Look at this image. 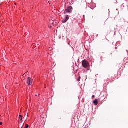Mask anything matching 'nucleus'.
<instances>
[{"label": "nucleus", "mask_w": 128, "mask_h": 128, "mask_svg": "<svg viewBox=\"0 0 128 128\" xmlns=\"http://www.w3.org/2000/svg\"><path fill=\"white\" fill-rule=\"evenodd\" d=\"M70 17L68 16V15L66 16V18H64V20L62 21L63 24H66L68 20H69Z\"/></svg>", "instance_id": "nucleus-3"}, {"label": "nucleus", "mask_w": 128, "mask_h": 128, "mask_svg": "<svg viewBox=\"0 0 128 128\" xmlns=\"http://www.w3.org/2000/svg\"><path fill=\"white\" fill-rule=\"evenodd\" d=\"M58 24V21H56V20L53 21L52 24L54 26H56V25Z\"/></svg>", "instance_id": "nucleus-4"}, {"label": "nucleus", "mask_w": 128, "mask_h": 128, "mask_svg": "<svg viewBox=\"0 0 128 128\" xmlns=\"http://www.w3.org/2000/svg\"><path fill=\"white\" fill-rule=\"evenodd\" d=\"M68 12L70 13L72 12V6H70L68 9Z\"/></svg>", "instance_id": "nucleus-6"}, {"label": "nucleus", "mask_w": 128, "mask_h": 128, "mask_svg": "<svg viewBox=\"0 0 128 128\" xmlns=\"http://www.w3.org/2000/svg\"><path fill=\"white\" fill-rule=\"evenodd\" d=\"M0 126H2V122H0Z\"/></svg>", "instance_id": "nucleus-11"}, {"label": "nucleus", "mask_w": 128, "mask_h": 128, "mask_svg": "<svg viewBox=\"0 0 128 128\" xmlns=\"http://www.w3.org/2000/svg\"><path fill=\"white\" fill-rule=\"evenodd\" d=\"M82 64L84 68H88L90 66V64L86 60L82 62Z\"/></svg>", "instance_id": "nucleus-1"}, {"label": "nucleus", "mask_w": 128, "mask_h": 128, "mask_svg": "<svg viewBox=\"0 0 128 128\" xmlns=\"http://www.w3.org/2000/svg\"><path fill=\"white\" fill-rule=\"evenodd\" d=\"M93 104H94L95 106H98V100H95L93 102Z\"/></svg>", "instance_id": "nucleus-5"}, {"label": "nucleus", "mask_w": 128, "mask_h": 128, "mask_svg": "<svg viewBox=\"0 0 128 128\" xmlns=\"http://www.w3.org/2000/svg\"><path fill=\"white\" fill-rule=\"evenodd\" d=\"M92 98H94V96L93 95V96H92Z\"/></svg>", "instance_id": "nucleus-12"}, {"label": "nucleus", "mask_w": 128, "mask_h": 128, "mask_svg": "<svg viewBox=\"0 0 128 128\" xmlns=\"http://www.w3.org/2000/svg\"><path fill=\"white\" fill-rule=\"evenodd\" d=\"M32 82H34V80L30 77H28L27 80V84L29 86H32Z\"/></svg>", "instance_id": "nucleus-2"}, {"label": "nucleus", "mask_w": 128, "mask_h": 128, "mask_svg": "<svg viewBox=\"0 0 128 128\" xmlns=\"http://www.w3.org/2000/svg\"><path fill=\"white\" fill-rule=\"evenodd\" d=\"M80 78H82V77L79 76L78 78V82H80Z\"/></svg>", "instance_id": "nucleus-8"}, {"label": "nucleus", "mask_w": 128, "mask_h": 128, "mask_svg": "<svg viewBox=\"0 0 128 128\" xmlns=\"http://www.w3.org/2000/svg\"><path fill=\"white\" fill-rule=\"evenodd\" d=\"M28 124H26L24 128H28Z\"/></svg>", "instance_id": "nucleus-10"}, {"label": "nucleus", "mask_w": 128, "mask_h": 128, "mask_svg": "<svg viewBox=\"0 0 128 128\" xmlns=\"http://www.w3.org/2000/svg\"><path fill=\"white\" fill-rule=\"evenodd\" d=\"M20 120H22V116L20 115Z\"/></svg>", "instance_id": "nucleus-7"}, {"label": "nucleus", "mask_w": 128, "mask_h": 128, "mask_svg": "<svg viewBox=\"0 0 128 128\" xmlns=\"http://www.w3.org/2000/svg\"><path fill=\"white\" fill-rule=\"evenodd\" d=\"M68 12V10H66L64 12V14H66Z\"/></svg>", "instance_id": "nucleus-9"}]
</instances>
